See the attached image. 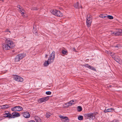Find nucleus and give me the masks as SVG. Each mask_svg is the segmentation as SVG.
<instances>
[{
    "label": "nucleus",
    "instance_id": "obj_1",
    "mask_svg": "<svg viewBox=\"0 0 122 122\" xmlns=\"http://www.w3.org/2000/svg\"><path fill=\"white\" fill-rule=\"evenodd\" d=\"M14 46L15 45L12 41L9 39H7L6 40L5 44L3 45V48L4 49L8 50L13 48Z\"/></svg>",
    "mask_w": 122,
    "mask_h": 122
},
{
    "label": "nucleus",
    "instance_id": "obj_2",
    "mask_svg": "<svg viewBox=\"0 0 122 122\" xmlns=\"http://www.w3.org/2000/svg\"><path fill=\"white\" fill-rule=\"evenodd\" d=\"M55 53L54 51H53L50 55L47 61H45L44 63L45 66H47L48 65L53 62L55 57Z\"/></svg>",
    "mask_w": 122,
    "mask_h": 122
},
{
    "label": "nucleus",
    "instance_id": "obj_3",
    "mask_svg": "<svg viewBox=\"0 0 122 122\" xmlns=\"http://www.w3.org/2000/svg\"><path fill=\"white\" fill-rule=\"evenodd\" d=\"M26 55L25 54H19L17 55L15 58V61L17 62L19 61L20 60L25 56Z\"/></svg>",
    "mask_w": 122,
    "mask_h": 122
},
{
    "label": "nucleus",
    "instance_id": "obj_4",
    "mask_svg": "<svg viewBox=\"0 0 122 122\" xmlns=\"http://www.w3.org/2000/svg\"><path fill=\"white\" fill-rule=\"evenodd\" d=\"M51 13L53 15L58 16L61 17L62 16V14L60 12L56 10H51Z\"/></svg>",
    "mask_w": 122,
    "mask_h": 122
},
{
    "label": "nucleus",
    "instance_id": "obj_5",
    "mask_svg": "<svg viewBox=\"0 0 122 122\" xmlns=\"http://www.w3.org/2000/svg\"><path fill=\"white\" fill-rule=\"evenodd\" d=\"M13 77L14 80L22 82L23 81V79L22 77L16 75L14 76Z\"/></svg>",
    "mask_w": 122,
    "mask_h": 122
},
{
    "label": "nucleus",
    "instance_id": "obj_6",
    "mask_svg": "<svg viewBox=\"0 0 122 122\" xmlns=\"http://www.w3.org/2000/svg\"><path fill=\"white\" fill-rule=\"evenodd\" d=\"M22 110V107L20 106H15L11 108V110L14 112L16 111H20Z\"/></svg>",
    "mask_w": 122,
    "mask_h": 122
},
{
    "label": "nucleus",
    "instance_id": "obj_7",
    "mask_svg": "<svg viewBox=\"0 0 122 122\" xmlns=\"http://www.w3.org/2000/svg\"><path fill=\"white\" fill-rule=\"evenodd\" d=\"M59 117L60 118L61 121L64 122H68L69 120L68 117H64L61 115L59 116Z\"/></svg>",
    "mask_w": 122,
    "mask_h": 122
},
{
    "label": "nucleus",
    "instance_id": "obj_8",
    "mask_svg": "<svg viewBox=\"0 0 122 122\" xmlns=\"http://www.w3.org/2000/svg\"><path fill=\"white\" fill-rule=\"evenodd\" d=\"M49 98L48 96L46 97L41 98L39 99L38 100V102L39 103H41L43 102H45L46 101L48 100Z\"/></svg>",
    "mask_w": 122,
    "mask_h": 122
},
{
    "label": "nucleus",
    "instance_id": "obj_9",
    "mask_svg": "<svg viewBox=\"0 0 122 122\" xmlns=\"http://www.w3.org/2000/svg\"><path fill=\"white\" fill-rule=\"evenodd\" d=\"M84 116L85 118L86 119L90 118L91 119H94L95 118V117L94 116L93 114L92 113L86 114L84 115Z\"/></svg>",
    "mask_w": 122,
    "mask_h": 122
},
{
    "label": "nucleus",
    "instance_id": "obj_10",
    "mask_svg": "<svg viewBox=\"0 0 122 122\" xmlns=\"http://www.w3.org/2000/svg\"><path fill=\"white\" fill-rule=\"evenodd\" d=\"M92 21V19L90 16H88L87 18L86 23L88 27H89L91 24Z\"/></svg>",
    "mask_w": 122,
    "mask_h": 122
},
{
    "label": "nucleus",
    "instance_id": "obj_11",
    "mask_svg": "<svg viewBox=\"0 0 122 122\" xmlns=\"http://www.w3.org/2000/svg\"><path fill=\"white\" fill-rule=\"evenodd\" d=\"M3 117H8L9 118H11L12 114L9 112L8 111L5 112L3 114Z\"/></svg>",
    "mask_w": 122,
    "mask_h": 122
},
{
    "label": "nucleus",
    "instance_id": "obj_12",
    "mask_svg": "<svg viewBox=\"0 0 122 122\" xmlns=\"http://www.w3.org/2000/svg\"><path fill=\"white\" fill-rule=\"evenodd\" d=\"M82 66L83 67H87L91 70H95V69L94 68L93 66H90L88 64H85L83 65H82Z\"/></svg>",
    "mask_w": 122,
    "mask_h": 122
},
{
    "label": "nucleus",
    "instance_id": "obj_13",
    "mask_svg": "<svg viewBox=\"0 0 122 122\" xmlns=\"http://www.w3.org/2000/svg\"><path fill=\"white\" fill-rule=\"evenodd\" d=\"M11 118H14L15 117H19L20 115L19 113L17 112H14L12 113Z\"/></svg>",
    "mask_w": 122,
    "mask_h": 122
},
{
    "label": "nucleus",
    "instance_id": "obj_14",
    "mask_svg": "<svg viewBox=\"0 0 122 122\" xmlns=\"http://www.w3.org/2000/svg\"><path fill=\"white\" fill-rule=\"evenodd\" d=\"M22 114L23 116L25 118H29L30 117V114L28 112H24Z\"/></svg>",
    "mask_w": 122,
    "mask_h": 122
},
{
    "label": "nucleus",
    "instance_id": "obj_15",
    "mask_svg": "<svg viewBox=\"0 0 122 122\" xmlns=\"http://www.w3.org/2000/svg\"><path fill=\"white\" fill-rule=\"evenodd\" d=\"M116 33H115L116 36L122 35V30L118 29L116 31Z\"/></svg>",
    "mask_w": 122,
    "mask_h": 122
},
{
    "label": "nucleus",
    "instance_id": "obj_16",
    "mask_svg": "<svg viewBox=\"0 0 122 122\" xmlns=\"http://www.w3.org/2000/svg\"><path fill=\"white\" fill-rule=\"evenodd\" d=\"M76 102V101L75 100H72L66 103V104L68 106H70L74 104Z\"/></svg>",
    "mask_w": 122,
    "mask_h": 122
},
{
    "label": "nucleus",
    "instance_id": "obj_17",
    "mask_svg": "<svg viewBox=\"0 0 122 122\" xmlns=\"http://www.w3.org/2000/svg\"><path fill=\"white\" fill-rule=\"evenodd\" d=\"M114 111V109L112 108L110 109H106L104 111V112H112Z\"/></svg>",
    "mask_w": 122,
    "mask_h": 122
},
{
    "label": "nucleus",
    "instance_id": "obj_18",
    "mask_svg": "<svg viewBox=\"0 0 122 122\" xmlns=\"http://www.w3.org/2000/svg\"><path fill=\"white\" fill-rule=\"evenodd\" d=\"M9 106L7 105H3L0 106V109H5L9 108Z\"/></svg>",
    "mask_w": 122,
    "mask_h": 122
},
{
    "label": "nucleus",
    "instance_id": "obj_19",
    "mask_svg": "<svg viewBox=\"0 0 122 122\" xmlns=\"http://www.w3.org/2000/svg\"><path fill=\"white\" fill-rule=\"evenodd\" d=\"M78 5L79 4L77 2L74 5V6L75 7L77 8H82V6H81L80 7Z\"/></svg>",
    "mask_w": 122,
    "mask_h": 122
},
{
    "label": "nucleus",
    "instance_id": "obj_20",
    "mask_svg": "<svg viewBox=\"0 0 122 122\" xmlns=\"http://www.w3.org/2000/svg\"><path fill=\"white\" fill-rule=\"evenodd\" d=\"M62 53L63 54L65 55H67L68 53L67 50L66 49L63 50Z\"/></svg>",
    "mask_w": 122,
    "mask_h": 122
},
{
    "label": "nucleus",
    "instance_id": "obj_21",
    "mask_svg": "<svg viewBox=\"0 0 122 122\" xmlns=\"http://www.w3.org/2000/svg\"><path fill=\"white\" fill-rule=\"evenodd\" d=\"M51 115L52 113L48 112L46 113V117L48 118H49L50 117V116Z\"/></svg>",
    "mask_w": 122,
    "mask_h": 122
},
{
    "label": "nucleus",
    "instance_id": "obj_22",
    "mask_svg": "<svg viewBox=\"0 0 122 122\" xmlns=\"http://www.w3.org/2000/svg\"><path fill=\"white\" fill-rule=\"evenodd\" d=\"M35 120L36 122H41V120L39 117H36L35 118Z\"/></svg>",
    "mask_w": 122,
    "mask_h": 122
},
{
    "label": "nucleus",
    "instance_id": "obj_23",
    "mask_svg": "<svg viewBox=\"0 0 122 122\" xmlns=\"http://www.w3.org/2000/svg\"><path fill=\"white\" fill-rule=\"evenodd\" d=\"M109 33L111 35H112V36H116L115 35L116 34L115 33H116V31H114L113 32H112V31H110L109 32Z\"/></svg>",
    "mask_w": 122,
    "mask_h": 122
},
{
    "label": "nucleus",
    "instance_id": "obj_24",
    "mask_svg": "<svg viewBox=\"0 0 122 122\" xmlns=\"http://www.w3.org/2000/svg\"><path fill=\"white\" fill-rule=\"evenodd\" d=\"M107 15H104L101 14L100 15L99 17L102 18H104L106 17Z\"/></svg>",
    "mask_w": 122,
    "mask_h": 122
},
{
    "label": "nucleus",
    "instance_id": "obj_25",
    "mask_svg": "<svg viewBox=\"0 0 122 122\" xmlns=\"http://www.w3.org/2000/svg\"><path fill=\"white\" fill-rule=\"evenodd\" d=\"M106 17H107L108 18L110 19H112L113 18V17L111 15H107Z\"/></svg>",
    "mask_w": 122,
    "mask_h": 122
},
{
    "label": "nucleus",
    "instance_id": "obj_26",
    "mask_svg": "<svg viewBox=\"0 0 122 122\" xmlns=\"http://www.w3.org/2000/svg\"><path fill=\"white\" fill-rule=\"evenodd\" d=\"M77 110L78 111H82L81 107L80 106H79L77 107Z\"/></svg>",
    "mask_w": 122,
    "mask_h": 122
},
{
    "label": "nucleus",
    "instance_id": "obj_27",
    "mask_svg": "<svg viewBox=\"0 0 122 122\" xmlns=\"http://www.w3.org/2000/svg\"><path fill=\"white\" fill-rule=\"evenodd\" d=\"M78 119L79 120H83V117L82 116H79L78 117Z\"/></svg>",
    "mask_w": 122,
    "mask_h": 122
},
{
    "label": "nucleus",
    "instance_id": "obj_28",
    "mask_svg": "<svg viewBox=\"0 0 122 122\" xmlns=\"http://www.w3.org/2000/svg\"><path fill=\"white\" fill-rule=\"evenodd\" d=\"M114 59L118 63H119L121 61V60H120L119 58H115Z\"/></svg>",
    "mask_w": 122,
    "mask_h": 122
},
{
    "label": "nucleus",
    "instance_id": "obj_29",
    "mask_svg": "<svg viewBox=\"0 0 122 122\" xmlns=\"http://www.w3.org/2000/svg\"><path fill=\"white\" fill-rule=\"evenodd\" d=\"M46 94L47 95H50L51 94V92L50 91H47L46 92Z\"/></svg>",
    "mask_w": 122,
    "mask_h": 122
},
{
    "label": "nucleus",
    "instance_id": "obj_30",
    "mask_svg": "<svg viewBox=\"0 0 122 122\" xmlns=\"http://www.w3.org/2000/svg\"><path fill=\"white\" fill-rule=\"evenodd\" d=\"M114 54V53L110 52V53L109 54V55H110L113 58V55Z\"/></svg>",
    "mask_w": 122,
    "mask_h": 122
},
{
    "label": "nucleus",
    "instance_id": "obj_31",
    "mask_svg": "<svg viewBox=\"0 0 122 122\" xmlns=\"http://www.w3.org/2000/svg\"><path fill=\"white\" fill-rule=\"evenodd\" d=\"M112 122H118V120H113Z\"/></svg>",
    "mask_w": 122,
    "mask_h": 122
},
{
    "label": "nucleus",
    "instance_id": "obj_32",
    "mask_svg": "<svg viewBox=\"0 0 122 122\" xmlns=\"http://www.w3.org/2000/svg\"><path fill=\"white\" fill-rule=\"evenodd\" d=\"M5 32H10V31H9L7 29L5 31Z\"/></svg>",
    "mask_w": 122,
    "mask_h": 122
},
{
    "label": "nucleus",
    "instance_id": "obj_33",
    "mask_svg": "<svg viewBox=\"0 0 122 122\" xmlns=\"http://www.w3.org/2000/svg\"><path fill=\"white\" fill-rule=\"evenodd\" d=\"M106 53H108V54H109L110 53V52H109L108 51H106Z\"/></svg>",
    "mask_w": 122,
    "mask_h": 122
},
{
    "label": "nucleus",
    "instance_id": "obj_34",
    "mask_svg": "<svg viewBox=\"0 0 122 122\" xmlns=\"http://www.w3.org/2000/svg\"><path fill=\"white\" fill-rule=\"evenodd\" d=\"M72 50L73 51H75V49L74 48H72Z\"/></svg>",
    "mask_w": 122,
    "mask_h": 122
},
{
    "label": "nucleus",
    "instance_id": "obj_35",
    "mask_svg": "<svg viewBox=\"0 0 122 122\" xmlns=\"http://www.w3.org/2000/svg\"><path fill=\"white\" fill-rule=\"evenodd\" d=\"M28 122H35L34 121H29Z\"/></svg>",
    "mask_w": 122,
    "mask_h": 122
},
{
    "label": "nucleus",
    "instance_id": "obj_36",
    "mask_svg": "<svg viewBox=\"0 0 122 122\" xmlns=\"http://www.w3.org/2000/svg\"><path fill=\"white\" fill-rule=\"evenodd\" d=\"M21 15L22 16H23V15L24 14V13L23 12H22L21 13Z\"/></svg>",
    "mask_w": 122,
    "mask_h": 122
},
{
    "label": "nucleus",
    "instance_id": "obj_37",
    "mask_svg": "<svg viewBox=\"0 0 122 122\" xmlns=\"http://www.w3.org/2000/svg\"><path fill=\"white\" fill-rule=\"evenodd\" d=\"M2 120V119L1 118H0V121H1Z\"/></svg>",
    "mask_w": 122,
    "mask_h": 122
},
{
    "label": "nucleus",
    "instance_id": "obj_38",
    "mask_svg": "<svg viewBox=\"0 0 122 122\" xmlns=\"http://www.w3.org/2000/svg\"><path fill=\"white\" fill-rule=\"evenodd\" d=\"M111 85H109V87H111Z\"/></svg>",
    "mask_w": 122,
    "mask_h": 122
},
{
    "label": "nucleus",
    "instance_id": "obj_39",
    "mask_svg": "<svg viewBox=\"0 0 122 122\" xmlns=\"http://www.w3.org/2000/svg\"><path fill=\"white\" fill-rule=\"evenodd\" d=\"M20 11L21 12H22V10H20Z\"/></svg>",
    "mask_w": 122,
    "mask_h": 122
},
{
    "label": "nucleus",
    "instance_id": "obj_40",
    "mask_svg": "<svg viewBox=\"0 0 122 122\" xmlns=\"http://www.w3.org/2000/svg\"><path fill=\"white\" fill-rule=\"evenodd\" d=\"M117 47V46H115V47Z\"/></svg>",
    "mask_w": 122,
    "mask_h": 122
},
{
    "label": "nucleus",
    "instance_id": "obj_41",
    "mask_svg": "<svg viewBox=\"0 0 122 122\" xmlns=\"http://www.w3.org/2000/svg\"><path fill=\"white\" fill-rule=\"evenodd\" d=\"M37 10V9H34V10Z\"/></svg>",
    "mask_w": 122,
    "mask_h": 122
},
{
    "label": "nucleus",
    "instance_id": "obj_42",
    "mask_svg": "<svg viewBox=\"0 0 122 122\" xmlns=\"http://www.w3.org/2000/svg\"><path fill=\"white\" fill-rule=\"evenodd\" d=\"M47 55H46V57L47 56Z\"/></svg>",
    "mask_w": 122,
    "mask_h": 122
}]
</instances>
